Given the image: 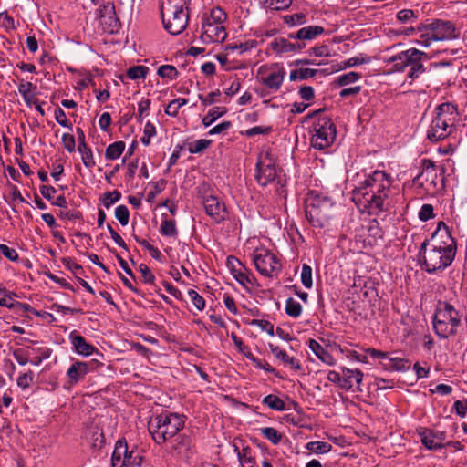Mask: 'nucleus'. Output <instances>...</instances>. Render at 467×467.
<instances>
[{
    "label": "nucleus",
    "instance_id": "nucleus-1",
    "mask_svg": "<svg viewBox=\"0 0 467 467\" xmlns=\"http://www.w3.org/2000/svg\"><path fill=\"white\" fill-rule=\"evenodd\" d=\"M457 244L442 221L439 222L431 239H425L421 244L419 255L422 258L421 268L429 274L443 271L453 262Z\"/></svg>",
    "mask_w": 467,
    "mask_h": 467
},
{
    "label": "nucleus",
    "instance_id": "nucleus-2",
    "mask_svg": "<svg viewBox=\"0 0 467 467\" xmlns=\"http://www.w3.org/2000/svg\"><path fill=\"white\" fill-rule=\"evenodd\" d=\"M392 178L384 171H375L369 174L355 192L361 209L370 215H378L387 211L389 199L392 193Z\"/></svg>",
    "mask_w": 467,
    "mask_h": 467
},
{
    "label": "nucleus",
    "instance_id": "nucleus-3",
    "mask_svg": "<svg viewBox=\"0 0 467 467\" xmlns=\"http://www.w3.org/2000/svg\"><path fill=\"white\" fill-rule=\"evenodd\" d=\"M183 414L163 411L154 415L148 422V430L154 441L161 445L174 438L184 427Z\"/></svg>",
    "mask_w": 467,
    "mask_h": 467
},
{
    "label": "nucleus",
    "instance_id": "nucleus-4",
    "mask_svg": "<svg viewBox=\"0 0 467 467\" xmlns=\"http://www.w3.org/2000/svg\"><path fill=\"white\" fill-rule=\"evenodd\" d=\"M457 118L458 109L456 105L445 102L437 106L435 116L427 130V139L432 142H437L449 137L455 129Z\"/></svg>",
    "mask_w": 467,
    "mask_h": 467
},
{
    "label": "nucleus",
    "instance_id": "nucleus-5",
    "mask_svg": "<svg viewBox=\"0 0 467 467\" xmlns=\"http://www.w3.org/2000/svg\"><path fill=\"white\" fill-rule=\"evenodd\" d=\"M428 55L416 48H409L401 51L397 55L391 56L385 59L387 65H391L392 72H404L406 68H410L407 78L410 79V84L425 72L422 61L428 59Z\"/></svg>",
    "mask_w": 467,
    "mask_h": 467
},
{
    "label": "nucleus",
    "instance_id": "nucleus-6",
    "mask_svg": "<svg viewBox=\"0 0 467 467\" xmlns=\"http://www.w3.org/2000/svg\"><path fill=\"white\" fill-rule=\"evenodd\" d=\"M420 33L416 43L428 47L433 41H448L457 39L460 36V31L455 25L449 20L436 19L430 24L418 26Z\"/></svg>",
    "mask_w": 467,
    "mask_h": 467
},
{
    "label": "nucleus",
    "instance_id": "nucleus-7",
    "mask_svg": "<svg viewBox=\"0 0 467 467\" xmlns=\"http://www.w3.org/2000/svg\"><path fill=\"white\" fill-rule=\"evenodd\" d=\"M334 215V202L327 196L311 192L306 200V216L312 226L325 227Z\"/></svg>",
    "mask_w": 467,
    "mask_h": 467
},
{
    "label": "nucleus",
    "instance_id": "nucleus-8",
    "mask_svg": "<svg viewBox=\"0 0 467 467\" xmlns=\"http://www.w3.org/2000/svg\"><path fill=\"white\" fill-rule=\"evenodd\" d=\"M226 19V13L219 6L211 9L209 14H204L202 17L201 39L202 43L223 42L227 37L224 26Z\"/></svg>",
    "mask_w": 467,
    "mask_h": 467
},
{
    "label": "nucleus",
    "instance_id": "nucleus-9",
    "mask_svg": "<svg viewBox=\"0 0 467 467\" xmlns=\"http://www.w3.org/2000/svg\"><path fill=\"white\" fill-rule=\"evenodd\" d=\"M432 324L438 337L448 338L457 333V328L461 324L459 312L451 304L439 301Z\"/></svg>",
    "mask_w": 467,
    "mask_h": 467
},
{
    "label": "nucleus",
    "instance_id": "nucleus-10",
    "mask_svg": "<svg viewBox=\"0 0 467 467\" xmlns=\"http://www.w3.org/2000/svg\"><path fill=\"white\" fill-rule=\"evenodd\" d=\"M421 167L422 171L413 179V183L424 188L431 194L441 191L445 185V168L437 166L429 159L422 160Z\"/></svg>",
    "mask_w": 467,
    "mask_h": 467
},
{
    "label": "nucleus",
    "instance_id": "nucleus-11",
    "mask_svg": "<svg viewBox=\"0 0 467 467\" xmlns=\"http://www.w3.org/2000/svg\"><path fill=\"white\" fill-rule=\"evenodd\" d=\"M337 130L328 117H318L311 129V146L317 150L328 148L336 140Z\"/></svg>",
    "mask_w": 467,
    "mask_h": 467
},
{
    "label": "nucleus",
    "instance_id": "nucleus-12",
    "mask_svg": "<svg viewBox=\"0 0 467 467\" xmlns=\"http://www.w3.org/2000/svg\"><path fill=\"white\" fill-rule=\"evenodd\" d=\"M144 461V451L137 447L129 449L125 439H119L115 444L111 456L112 467H140Z\"/></svg>",
    "mask_w": 467,
    "mask_h": 467
},
{
    "label": "nucleus",
    "instance_id": "nucleus-13",
    "mask_svg": "<svg viewBox=\"0 0 467 467\" xmlns=\"http://www.w3.org/2000/svg\"><path fill=\"white\" fill-rule=\"evenodd\" d=\"M209 186L203 184L199 189V193L202 199V204L204 206L207 215H209L216 223H220L226 220L228 212L223 202H221L218 197L209 193Z\"/></svg>",
    "mask_w": 467,
    "mask_h": 467
},
{
    "label": "nucleus",
    "instance_id": "nucleus-14",
    "mask_svg": "<svg viewBox=\"0 0 467 467\" xmlns=\"http://www.w3.org/2000/svg\"><path fill=\"white\" fill-rule=\"evenodd\" d=\"M253 262L256 270L264 276L277 275L282 268L278 258L268 250H255L253 254Z\"/></svg>",
    "mask_w": 467,
    "mask_h": 467
},
{
    "label": "nucleus",
    "instance_id": "nucleus-15",
    "mask_svg": "<svg viewBox=\"0 0 467 467\" xmlns=\"http://www.w3.org/2000/svg\"><path fill=\"white\" fill-rule=\"evenodd\" d=\"M164 28L173 36L183 32L188 26L189 12L179 10H161Z\"/></svg>",
    "mask_w": 467,
    "mask_h": 467
},
{
    "label": "nucleus",
    "instance_id": "nucleus-16",
    "mask_svg": "<svg viewBox=\"0 0 467 467\" xmlns=\"http://www.w3.org/2000/svg\"><path fill=\"white\" fill-rule=\"evenodd\" d=\"M96 14L105 33L115 34L119 32L121 25L116 14L115 5L112 2L103 3L96 11Z\"/></svg>",
    "mask_w": 467,
    "mask_h": 467
},
{
    "label": "nucleus",
    "instance_id": "nucleus-17",
    "mask_svg": "<svg viewBox=\"0 0 467 467\" xmlns=\"http://www.w3.org/2000/svg\"><path fill=\"white\" fill-rule=\"evenodd\" d=\"M276 177V168L273 158L269 153H264L259 156L256 163L255 179L262 186L268 185Z\"/></svg>",
    "mask_w": 467,
    "mask_h": 467
},
{
    "label": "nucleus",
    "instance_id": "nucleus-18",
    "mask_svg": "<svg viewBox=\"0 0 467 467\" xmlns=\"http://www.w3.org/2000/svg\"><path fill=\"white\" fill-rule=\"evenodd\" d=\"M417 432L420 437L421 443L428 450L444 448L443 441L446 438V433L444 431L420 427L417 430Z\"/></svg>",
    "mask_w": 467,
    "mask_h": 467
},
{
    "label": "nucleus",
    "instance_id": "nucleus-19",
    "mask_svg": "<svg viewBox=\"0 0 467 467\" xmlns=\"http://www.w3.org/2000/svg\"><path fill=\"white\" fill-rule=\"evenodd\" d=\"M267 74L261 78L260 82L272 91H278L284 82L285 70L278 64H273Z\"/></svg>",
    "mask_w": 467,
    "mask_h": 467
},
{
    "label": "nucleus",
    "instance_id": "nucleus-20",
    "mask_svg": "<svg viewBox=\"0 0 467 467\" xmlns=\"http://www.w3.org/2000/svg\"><path fill=\"white\" fill-rule=\"evenodd\" d=\"M92 369L93 364L91 362L74 361L67 371L69 385L74 386L78 384Z\"/></svg>",
    "mask_w": 467,
    "mask_h": 467
},
{
    "label": "nucleus",
    "instance_id": "nucleus-21",
    "mask_svg": "<svg viewBox=\"0 0 467 467\" xmlns=\"http://www.w3.org/2000/svg\"><path fill=\"white\" fill-rule=\"evenodd\" d=\"M226 265L229 268L231 274L234 279L243 286H246L248 284H253V277L245 273V267L243 264L234 256L231 255L227 257Z\"/></svg>",
    "mask_w": 467,
    "mask_h": 467
},
{
    "label": "nucleus",
    "instance_id": "nucleus-22",
    "mask_svg": "<svg viewBox=\"0 0 467 467\" xmlns=\"http://www.w3.org/2000/svg\"><path fill=\"white\" fill-rule=\"evenodd\" d=\"M325 29L321 26H308L300 28L296 33H289L288 38L301 41H311L322 35Z\"/></svg>",
    "mask_w": 467,
    "mask_h": 467
},
{
    "label": "nucleus",
    "instance_id": "nucleus-23",
    "mask_svg": "<svg viewBox=\"0 0 467 467\" xmlns=\"http://www.w3.org/2000/svg\"><path fill=\"white\" fill-rule=\"evenodd\" d=\"M363 379V373L359 369L342 368V385L341 389L345 390L351 389L355 384L358 387Z\"/></svg>",
    "mask_w": 467,
    "mask_h": 467
},
{
    "label": "nucleus",
    "instance_id": "nucleus-24",
    "mask_svg": "<svg viewBox=\"0 0 467 467\" xmlns=\"http://www.w3.org/2000/svg\"><path fill=\"white\" fill-rule=\"evenodd\" d=\"M70 340L75 351L82 356H90L97 348L89 344L84 337L73 334L70 335Z\"/></svg>",
    "mask_w": 467,
    "mask_h": 467
},
{
    "label": "nucleus",
    "instance_id": "nucleus-25",
    "mask_svg": "<svg viewBox=\"0 0 467 467\" xmlns=\"http://www.w3.org/2000/svg\"><path fill=\"white\" fill-rule=\"evenodd\" d=\"M308 347L322 362L329 366L335 364L333 356L315 339H309Z\"/></svg>",
    "mask_w": 467,
    "mask_h": 467
},
{
    "label": "nucleus",
    "instance_id": "nucleus-26",
    "mask_svg": "<svg viewBox=\"0 0 467 467\" xmlns=\"http://www.w3.org/2000/svg\"><path fill=\"white\" fill-rule=\"evenodd\" d=\"M234 451L237 453L242 467H257L254 453L251 447L244 446L242 450H239L237 446H234Z\"/></svg>",
    "mask_w": 467,
    "mask_h": 467
},
{
    "label": "nucleus",
    "instance_id": "nucleus-27",
    "mask_svg": "<svg viewBox=\"0 0 467 467\" xmlns=\"http://www.w3.org/2000/svg\"><path fill=\"white\" fill-rule=\"evenodd\" d=\"M367 231L368 233L367 242L369 245H375L378 240L382 239L383 237L382 230L377 220H371L368 223L367 226Z\"/></svg>",
    "mask_w": 467,
    "mask_h": 467
},
{
    "label": "nucleus",
    "instance_id": "nucleus-28",
    "mask_svg": "<svg viewBox=\"0 0 467 467\" xmlns=\"http://www.w3.org/2000/svg\"><path fill=\"white\" fill-rule=\"evenodd\" d=\"M290 38L276 37L269 44L271 49L276 54L293 53V45Z\"/></svg>",
    "mask_w": 467,
    "mask_h": 467
},
{
    "label": "nucleus",
    "instance_id": "nucleus-29",
    "mask_svg": "<svg viewBox=\"0 0 467 467\" xmlns=\"http://www.w3.org/2000/svg\"><path fill=\"white\" fill-rule=\"evenodd\" d=\"M191 0H161V10L188 11Z\"/></svg>",
    "mask_w": 467,
    "mask_h": 467
},
{
    "label": "nucleus",
    "instance_id": "nucleus-30",
    "mask_svg": "<svg viewBox=\"0 0 467 467\" xmlns=\"http://www.w3.org/2000/svg\"><path fill=\"white\" fill-rule=\"evenodd\" d=\"M384 366L389 369L396 371H407L410 368V362L409 359L394 357L388 358Z\"/></svg>",
    "mask_w": 467,
    "mask_h": 467
},
{
    "label": "nucleus",
    "instance_id": "nucleus-31",
    "mask_svg": "<svg viewBox=\"0 0 467 467\" xmlns=\"http://www.w3.org/2000/svg\"><path fill=\"white\" fill-rule=\"evenodd\" d=\"M192 447V440L185 434H177L172 440V449L178 453L189 451Z\"/></svg>",
    "mask_w": 467,
    "mask_h": 467
},
{
    "label": "nucleus",
    "instance_id": "nucleus-32",
    "mask_svg": "<svg viewBox=\"0 0 467 467\" xmlns=\"http://www.w3.org/2000/svg\"><path fill=\"white\" fill-rule=\"evenodd\" d=\"M125 150V142L124 141H116L109 144L105 150V158L107 160H117L120 157L122 152Z\"/></svg>",
    "mask_w": 467,
    "mask_h": 467
},
{
    "label": "nucleus",
    "instance_id": "nucleus-33",
    "mask_svg": "<svg viewBox=\"0 0 467 467\" xmlns=\"http://www.w3.org/2000/svg\"><path fill=\"white\" fill-rule=\"evenodd\" d=\"M227 113V109L225 107H213L212 108L208 114L202 118V124L204 127L211 126L217 119L223 117Z\"/></svg>",
    "mask_w": 467,
    "mask_h": 467
},
{
    "label": "nucleus",
    "instance_id": "nucleus-34",
    "mask_svg": "<svg viewBox=\"0 0 467 467\" xmlns=\"http://www.w3.org/2000/svg\"><path fill=\"white\" fill-rule=\"evenodd\" d=\"M262 403L267 406L268 408L277 411H284L286 410L285 401L274 394H269L265 396L263 399Z\"/></svg>",
    "mask_w": 467,
    "mask_h": 467
},
{
    "label": "nucleus",
    "instance_id": "nucleus-35",
    "mask_svg": "<svg viewBox=\"0 0 467 467\" xmlns=\"http://www.w3.org/2000/svg\"><path fill=\"white\" fill-rule=\"evenodd\" d=\"M317 69L313 68H297L292 70L289 75L290 81L305 80L317 75Z\"/></svg>",
    "mask_w": 467,
    "mask_h": 467
},
{
    "label": "nucleus",
    "instance_id": "nucleus-36",
    "mask_svg": "<svg viewBox=\"0 0 467 467\" xmlns=\"http://www.w3.org/2000/svg\"><path fill=\"white\" fill-rule=\"evenodd\" d=\"M160 233L163 236L176 237L178 235V230L175 221L171 219L162 220L160 226Z\"/></svg>",
    "mask_w": 467,
    "mask_h": 467
},
{
    "label": "nucleus",
    "instance_id": "nucleus-37",
    "mask_svg": "<svg viewBox=\"0 0 467 467\" xmlns=\"http://www.w3.org/2000/svg\"><path fill=\"white\" fill-rule=\"evenodd\" d=\"M157 74L163 79L174 80L178 78L179 72L172 65H161L157 70Z\"/></svg>",
    "mask_w": 467,
    "mask_h": 467
},
{
    "label": "nucleus",
    "instance_id": "nucleus-38",
    "mask_svg": "<svg viewBox=\"0 0 467 467\" xmlns=\"http://www.w3.org/2000/svg\"><path fill=\"white\" fill-rule=\"evenodd\" d=\"M306 448L314 453L322 454L329 452L332 449V445L326 441H316L308 442Z\"/></svg>",
    "mask_w": 467,
    "mask_h": 467
},
{
    "label": "nucleus",
    "instance_id": "nucleus-39",
    "mask_svg": "<svg viewBox=\"0 0 467 467\" xmlns=\"http://www.w3.org/2000/svg\"><path fill=\"white\" fill-rule=\"evenodd\" d=\"M285 313L291 317H298L302 313V306L293 297H289L285 302Z\"/></svg>",
    "mask_w": 467,
    "mask_h": 467
},
{
    "label": "nucleus",
    "instance_id": "nucleus-40",
    "mask_svg": "<svg viewBox=\"0 0 467 467\" xmlns=\"http://www.w3.org/2000/svg\"><path fill=\"white\" fill-rule=\"evenodd\" d=\"M396 17L402 24H412L418 19V12L411 9H402L397 13Z\"/></svg>",
    "mask_w": 467,
    "mask_h": 467
},
{
    "label": "nucleus",
    "instance_id": "nucleus-41",
    "mask_svg": "<svg viewBox=\"0 0 467 467\" xmlns=\"http://www.w3.org/2000/svg\"><path fill=\"white\" fill-rule=\"evenodd\" d=\"M149 68L145 66H134L127 69L126 75L130 79L136 80L145 78Z\"/></svg>",
    "mask_w": 467,
    "mask_h": 467
},
{
    "label": "nucleus",
    "instance_id": "nucleus-42",
    "mask_svg": "<svg viewBox=\"0 0 467 467\" xmlns=\"http://www.w3.org/2000/svg\"><path fill=\"white\" fill-rule=\"evenodd\" d=\"M188 103V99L184 98H179L171 100L167 108L165 109V113L171 117H176L178 115L180 108L186 105Z\"/></svg>",
    "mask_w": 467,
    "mask_h": 467
},
{
    "label": "nucleus",
    "instance_id": "nucleus-43",
    "mask_svg": "<svg viewBox=\"0 0 467 467\" xmlns=\"http://www.w3.org/2000/svg\"><path fill=\"white\" fill-rule=\"evenodd\" d=\"M284 22L289 26H301L306 23V16L304 13L287 15L283 17Z\"/></svg>",
    "mask_w": 467,
    "mask_h": 467
},
{
    "label": "nucleus",
    "instance_id": "nucleus-44",
    "mask_svg": "<svg viewBox=\"0 0 467 467\" xmlns=\"http://www.w3.org/2000/svg\"><path fill=\"white\" fill-rule=\"evenodd\" d=\"M360 78H361V75L359 73L351 71V72L338 76L337 78L336 82H337V86L344 87V86H347V85H349L351 83L358 81V79H360Z\"/></svg>",
    "mask_w": 467,
    "mask_h": 467
},
{
    "label": "nucleus",
    "instance_id": "nucleus-45",
    "mask_svg": "<svg viewBox=\"0 0 467 467\" xmlns=\"http://www.w3.org/2000/svg\"><path fill=\"white\" fill-rule=\"evenodd\" d=\"M261 434L273 444H278L282 439L281 433L275 428L265 427L260 429Z\"/></svg>",
    "mask_w": 467,
    "mask_h": 467
},
{
    "label": "nucleus",
    "instance_id": "nucleus-46",
    "mask_svg": "<svg viewBox=\"0 0 467 467\" xmlns=\"http://www.w3.org/2000/svg\"><path fill=\"white\" fill-rule=\"evenodd\" d=\"M166 184L167 182L164 179L152 182V190L148 192L147 201L150 202H154L156 196L164 191Z\"/></svg>",
    "mask_w": 467,
    "mask_h": 467
},
{
    "label": "nucleus",
    "instance_id": "nucleus-47",
    "mask_svg": "<svg viewBox=\"0 0 467 467\" xmlns=\"http://www.w3.org/2000/svg\"><path fill=\"white\" fill-rule=\"evenodd\" d=\"M155 135V126L150 121H147L143 129V136L140 139L142 144L145 146H149L150 144V139Z\"/></svg>",
    "mask_w": 467,
    "mask_h": 467
},
{
    "label": "nucleus",
    "instance_id": "nucleus-48",
    "mask_svg": "<svg viewBox=\"0 0 467 467\" xmlns=\"http://www.w3.org/2000/svg\"><path fill=\"white\" fill-rule=\"evenodd\" d=\"M115 217L123 226L129 223L130 212L126 205H119L115 209Z\"/></svg>",
    "mask_w": 467,
    "mask_h": 467
},
{
    "label": "nucleus",
    "instance_id": "nucleus-49",
    "mask_svg": "<svg viewBox=\"0 0 467 467\" xmlns=\"http://www.w3.org/2000/svg\"><path fill=\"white\" fill-rule=\"evenodd\" d=\"M301 282L306 288H311L313 285L312 268L306 264H303L302 265Z\"/></svg>",
    "mask_w": 467,
    "mask_h": 467
},
{
    "label": "nucleus",
    "instance_id": "nucleus-50",
    "mask_svg": "<svg viewBox=\"0 0 467 467\" xmlns=\"http://www.w3.org/2000/svg\"><path fill=\"white\" fill-rule=\"evenodd\" d=\"M120 198L121 193L117 190L113 192H107L103 195L102 203L107 209H109L112 204L119 201Z\"/></svg>",
    "mask_w": 467,
    "mask_h": 467
},
{
    "label": "nucleus",
    "instance_id": "nucleus-51",
    "mask_svg": "<svg viewBox=\"0 0 467 467\" xmlns=\"http://www.w3.org/2000/svg\"><path fill=\"white\" fill-rule=\"evenodd\" d=\"M211 142L212 141L210 140H197L196 141L190 145L189 151L192 154L201 153L211 145Z\"/></svg>",
    "mask_w": 467,
    "mask_h": 467
},
{
    "label": "nucleus",
    "instance_id": "nucleus-52",
    "mask_svg": "<svg viewBox=\"0 0 467 467\" xmlns=\"http://www.w3.org/2000/svg\"><path fill=\"white\" fill-rule=\"evenodd\" d=\"M188 296L194 306L202 311L205 307V299L193 289L188 291Z\"/></svg>",
    "mask_w": 467,
    "mask_h": 467
},
{
    "label": "nucleus",
    "instance_id": "nucleus-53",
    "mask_svg": "<svg viewBox=\"0 0 467 467\" xmlns=\"http://www.w3.org/2000/svg\"><path fill=\"white\" fill-rule=\"evenodd\" d=\"M434 216L433 206L430 203L423 204L418 213V217L421 222H427L428 220L434 218Z\"/></svg>",
    "mask_w": 467,
    "mask_h": 467
},
{
    "label": "nucleus",
    "instance_id": "nucleus-54",
    "mask_svg": "<svg viewBox=\"0 0 467 467\" xmlns=\"http://www.w3.org/2000/svg\"><path fill=\"white\" fill-rule=\"evenodd\" d=\"M0 254L12 262H17L19 259L18 253L16 249L9 247L6 244H0Z\"/></svg>",
    "mask_w": 467,
    "mask_h": 467
},
{
    "label": "nucleus",
    "instance_id": "nucleus-55",
    "mask_svg": "<svg viewBox=\"0 0 467 467\" xmlns=\"http://www.w3.org/2000/svg\"><path fill=\"white\" fill-rule=\"evenodd\" d=\"M221 96V92L219 89H216L215 91L210 92L207 96H203L200 94L199 99L201 100L202 104L203 106L212 105L218 101V98Z\"/></svg>",
    "mask_w": 467,
    "mask_h": 467
},
{
    "label": "nucleus",
    "instance_id": "nucleus-56",
    "mask_svg": "<svg viewBox=\"0 0 467 467\" xmlns=\"http://www.w3.org/2000/svg\"><path fill=\"white\" fill-rule=\"evenodd\" d=\"M280 361H282L285 365L289 366L291 368L295 370H301L302 366L298 359H296L295 357H290L287 355V353L284 352V357H281L279 358Z\"/></svg>",
    "mask_w": 467,
    "mask_h": 467
},
{
    "label": "nucleus",
    "instance_id": "nucleus-57",
    "mask_svg": "<svg viewBox=\"0 0 467 467\" xmlns=\"http://www.w3.org/2000/svg\"><path fill=\"white\" fill-rule=\"evenodd\" d=\"M34 380V373L29 370L17 378V386L21 389H27Z\"/></svg>",
    "mask_w": 467,
    "mask_h": 467
},
{
    "label": "nucleus",
    "instance_id": "nucleus-58",
    "mask_svg": "<svg viewBox=\"0 0 467 467\" xmlns=\"http://www.w3.org/2000/svg\"><path fill=\"white\" fill-rule=\"evenodd\" d=\"M272 131V127H263V126H255L253 128H250L244 131V135L247 137H254L255 135H266L269 134Z\"/></svg>",
    "mask_w": 467,
    "mask_h": 467
},
{
    "label": "nucleus",
    "instance_id": "nucleus-59",
    "mask_svg": "<svg viewBox=\"0 0 467 467\" xmlns=\"http://www.w3.org/2000/svg\"><path fill=\"white\" fill-rule=\"evenodd\" d=\"M62 263L65 267L73 272L75 275H81L83 273V268L80 265L75 263L72 258L65 257L62 259Z\"/></svg>",
    "mask_w": 467,
    "mask_h": 467
},
{
    "label": "nucleus",
    "instance_id": "nucleus-60",
    "mask_svg": "<svg viewBox=\"0 0 467 467\" xmlns=\"http://www.w3.org/2000/svg\"><path fill=\"white\" fill-rule=\"evenodd\" d=\"M307 52L309 53L310 56L313 55L317 57L330 56L329 47L326 45L316 46L314 47H311Z\"/></svg>",
    "mask_w": 467,
    "mask_h": 467
},
{
    "label": "nucleus",
    "instance_id": "nucleus-61",
    "mask_svg": "<svg viewBox=\"0 0 467 467\" xmlns=\"http://www.w3.org/2000/svg\"><path fill=\"white\" fill-rule=\"evenodd\" d=\"M62 144L70 153L74 152L76 150V140L72 134L64 133L62 136Z\"/></svg>",
    "mask_w": 467,
    "mask_h": 467
},
{
    "label": "nucleus",
    "instance_id": "nucleus-62",
    "mask_svg": "<svg viewBox=\"0 0 467 467\" xmlns=\"http://www.w3.org/2000/svg\"><path fill=\"white\" fill-rule=\"evenodd\" d=\"M55 119L62 127L72 129V124L67 120L66 113L62 109L57 108L55 109Z\"/></svg>",
    "mask_w": 467,
    "mask_h": 467
},
{
    "label": "nucleus",
    "instance_id": "nucleus-63",
    "mask_svg": "<svg viewBox=\"0 0 467 467\" xmlns=\"http://www.w3.org/2000/svg\"><path fill=\"white\" fill-rule=\"evenodd\" d=\"M139 270L141 273L143 282L146 284H153L155 280L154 275L151 273L150 269L145 265L140 264L139 265Z\"/></svg>",
    "mask_w": 467,
    "mask_h": 467
},
{
    "label": "nucleus",
    "instance_id": "nucleus-64",
    "mask_svg": "<svg viewBox=\"0 0 467 467\" xmlns=\"http://www.w3.org/2000/svg\"><path fill=\"white\" fill-rule=\"evenodd\" d=\"M269 7L275 10H285L292 5V0H267Z\"/></svg>",
    "mask_w": 467,
    "mask_h": 467
}]
</instances>
